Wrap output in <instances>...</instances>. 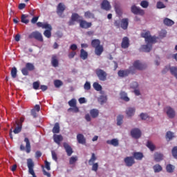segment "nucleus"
<instances>
[{
  "instance_id": "12",
  "label": "nucleus",
  "mask_w": 177,
  "mask_h": 177,
  "mask_svg": "<svg viewBox=\"0 0 177 177\" xmlns=\"http://www.w3.org/2000/svg\"><path fill=\"white\" fill-rule=\"evenodd\" d=\"M131 135L134 139H139L142 136V131L139 129H133L131 131Z\"/></svg>"
},
{
  "instance_id": "41",
  "label": "nucleus",
  "mask_w": 177,
  "mask_h": 177,
  "mask_svg": "<svg viewBox=\"0 0 177 177\" xmlns=\"http://www.w3.org/2000/svg\"><path fill=\"white\" fill-rule=\"evenodd\" d=\"M147 147L151 151H154L156 150V145L151 142V141H147Z\"/></svg>"
},
{
  "instance_id": "62",
  "label": "nucleus",
  "mask_w": 177,
  "mask_h": 177,
  "mask_svg": "<svg viewBox=\"0 0 177 177\" xmlns=\"http://www.w3.org/2000/svg\"><path fill=\"white\" fill-rule=\"evenodd\" d=\"M141 120H147V118H149V115H147V114L142 113L140 115Z\"/></svg>"
},
{
  "instance_id": "5",
  "label": "nucleus",
  "mask_w": 177,
  "mask_h": 177,
  "mask_svg": "<svg viewBox=\"0 0 177 177\" xmlns=\"http://www.w3.org/2000/svg\"><path fill=\"white\" fill-rule=\"evenodd\" d=\"M68 104L70 107L68 109V111H73V113H80V109L77 106V100L73 98L72 100H69Z\"/></svg>"
},
{
  "instance_id": "33",
  "label": "nucleus",
  "mask_w": 177,
  "mask_h": 177,
  "mask_svg": "<svg viewBox=\"0 0 177 177\" xmlns=\"http://www.w3.org/2000/svg\"><path fill=\"white\" fill-rule=\"evenodd\" d=\"M120 99L124 102H129V97H128V94L125 91H122L120 93Z\"/></svg>"
},
{
  "instance_id": "58",
  "label": "nucleus",
  "mask_w": 177,
  "mask_h": 177,
  "mask_svg": "<svg viewBox=\"0 0 177 177\" xmlns=\"http://www.w3.org/2000/svg\"><path fill=\"white\" fill-rule=\"evenodd\" d=\"M51 154L53 160H54V161L57 162V154H56V152H55V151H52Z\"/></svg>"
},
{
  "instance_id": "11",
  "label": "nucleus",
  "mask_w": 177,
  "mask_h": 177,
  "mask_svg": "<svg viewBox=\"0 0 177 177\" xmlns=\"http://www.w3.org/2000/svg\"><path fill=\"white\" fill-rule=\"evenodd\" d=\"M165 111L167 115L169 118H175V111L171 106H167L165 108Z\"/></svg>"
},
{
  "instance_id": "3",
  "label": "nucleus",
  "mask_w": 177,
  "mask_h": 177,
  "mask_svg": "<svg viewBox=\"0 0 177 177\" xmlns=\"http://www.w3.org/2000/svg\"><path fill=\"white\" fill-rule=\"evenodd\" d=\"M96 160H97V157H96L95 153H91V157L88 160V165H92V171H94V172H97V169H99V163H94Z\"/></svg>"
},
{
  "instance_id": "39",
  "label": "nucleus",
  "mask_w": 177,
  "mask_h": 177,
  "mask_svg": "<svg viewBox=\"0 0 177 177\" xmlns=\"http://www.w3.org/2000/svg\"><path fill=\"white\" fill-rule=\"evenodd\" d=\"M52 131L53 133H59V132H60V125L58 122L55 124Z\"/></svg>"
},
{
  "instance_id": "37",
  "label": "nucleus",
  "mask_w": 177,
  "mask_h": 177,
  "mask_svg": "<svg viewBox=\"0 0 177 177\" xmlns=\"http://www.w3.org/2000/svg\"><path fill=\"white\" fill-rule=\"evenodd\" d=\"M170 73L171 75H174L175 78L177 80V67L176 66H171L169 68Z\"/></svg>"
},
{
  "instance_id": "10",
  "label": "nucleus",
  "mask_w": 177,
  "mask_h": 177,
  "mask_svg": "<svg viewBox=\"0 0 177 177\" xmlns=\"http://www.w3.org/2000/svg\"><path fill=\"white\" fill-rule=\"evenodd\" d=\"M79 23L80 28L87 30V28H91L92 27V22H88L84 19L79 20Z\"/></svg>"
},
{
  "instance_id": "31",
  "label": "nucleus",
  "mask_w": 177,
  "mask_h": 177,
  "mask_svg": "<svg viewBox=\"0 0 177 177\" xmlns=\"http://www.w3.org/2000/svg\"><path fill=\"white\" fill-rule=\"evenodd\" d=\"M163 23L165 26H167L168 27H171V26H174V24H175V22H174L172 19H169V18H165L163 21Z\"/></svg>"
},
{
  "instance_id": "14",
  "label": "nucleus",
  "mask_w": 177,
  "mask_h": 177,
  "mask_svg": "<svg viewBox=\"0 0 177 177\" xmlns=\"http://www.w3.org/2000/svg\"><path fill=\"white\" fill-rule=\"evenodd\" d=\"M132 68H136V70H144V68H146V65L140 63V61L137 60L134 62L133 64Z\"/></svg>"
},
{
  "instance_id": "17",
  "label": "nucleus",
  "mask_w": 177,
  "mask_h": 177,
  "mask_svg": "<svg viewBox=\"0 0 177 177\" xmlns=\"http://www.w3.org/2000/svg\"><path fill=\"white\" fill-rule=\"evenodd\" d=\"M121 46L122 49H127L129 48V39L127 37H123Z\"/></svg>"
},
{
  "instance_id": "21",
  "label": "nucleus",
  "mask_w": 177,
  "mask_h": 177,
  "mask_svg": "<svg viewBox=\"0 0 177 177\" xmlns=\"http://www.w3.org/2000/svg\"><path fill=\"white\" fill-rule=\"evenodd\" d=\"M143 157H145V156L142 152H133V158L135 160H137L138 161H142V160L143 159Z\"/></svg>"
},
{
  "instance_id": "29",
  "label": "nucleus",
  "mask_w": 177,
  "mask_h": 177,
  "mask_svg": "<svg viewBox=\"0 0 177 177\" xmlns=\"http://www.w3.org/2000/svg\"><path fill=\"white\" fill-rule=\"evenodd\" d=\"M90 115L92 118H97L99 117V110L96 109H91L90 111Z\"/></svg>"
},
{
  "instance_id": "25",
  "label": "nucleus",
  "mask_w": 177,
  "mask_h": 177,
  "mask_svg": "<svg viewBox=\"0 0 177 177\" xmlns=\"http://www.w3.org/2000/svg\"><path fill=\"white\" fill-rule=\"evenodd\" d=\"M94 49H95V54L97 56H100L104 50V48H103V46L102 45L98 46V47H95Z\"/></svg>"
},
{
  "instance_id": "16",
  "label": "nucleus",
  "mask_w": 177,
  "mask_h": 177,
  "mask_svg": "<svg viewBox=\"0 0 177 177\" xmlns=\"http://www.w3.org/2000/svg\"><path fill=\"white\" fill-rule=\"evenodd\" d=\"M156 42H146L147 44L142 46V49L144 52H150L153 48V44Z\"/></svg>"
},
{
  "instance_id": "23",
  "label": "nucleus",
  "mask_w": 177,
  "mask_h": 177,
  "mask_svg": "<svg viewBox=\"0 0 177 177\" xmlns=\"http://www.w3.org/2000/svg\"><path fill=\"white\" fill-rule=\"evenodd\" d=\"M107 145H111V146H114V147H117L120 145L118 139L113 138L112 140H108L106 141Z\"/></svg>"
},
{
  "instance_id": "57",
  "label": "nucleus",
  "mask_w": 177,
  "mask_h": 177,
  "mask_svg": "<svg viewBox=\"0 0 177 177\" xmlns=\"http://www.w3.org/2000/svg\"><path fill=\"white\" fill-rule=\"evenodd\" d=\"M138 86H139V84H138L137 82H133L131 84V88H132V89H136L138 88Z\"/></svg>"
},
{
  "instance_id": "45",
  "label": "nucleus",
  "mask_w": 177,
  "mask_h": 177,
  "mask_svg": "<svg viewBox=\"0 0 177 177\" xmlns=\"http://www.w3.org/2000/svg\"><path fill=\"white\" fill-rule=\"evenodd\" d=\"M77 161H78V157H77V156H72L69 159V164L71 165H73V164H75V162H77Z\"/></svg>"
},
{
  "instance_id": "34",
  "label": "nucleus",
  "mask_w": 177,
  "mask_h": 177,
  "mask_svg": "<svg viewBox=\"0 0 177 177\" xmlns=\"http://www.w3.org/2000/svg\"><path fill=\"white\" fill-rule=\"evenodd\" d=\"M28 19V15L23 14L21 17V21L24 24H28L30 23V20Z\"/></svg>"
},
{
  "instance_id": "22",
  "label": "nucleus",
  "mask_w": 177,
  "mask_h": 177,
  "mask_svg": "<svg viewBox=\"0 0 177 177\" xmlns=\"http://www.w3.org/2000/svg\"><path fill=\"white\" fill-rule=\"evenodd\" d=\"M64 10H66V6L62 3H59L57 8V15H63V12H64Z\"/></svg>"
},
{
  "instance_id": "8",
  "label": "nucleus",
  "mask_w": 177,
  "mask_h": 177,
  "mask_svg": "<svg viewBox=\"0 0 177 177\" xmlns=\"http://www.w3.org/2000/svg\"><path fill=\"white\" fill-rule=\"evenodd\" d=\"M132 68H133V67H130L129 69H127V70L119 71L118 73V76L121 77L122 78H124V77H128V75H129L131 73L134 74L135 72L132 71Z\"/></svg>"
},
{
  "instance_id": "47",
  "label": "nucleus",
  "mask_w": 177,
  "mask_h": 177,
  "mask_svg": "<svg viewBox=\"0 0 177 177\" xmlns=\"http://www.w3.org/2000/svg\"><path fill=\"white\" fill-rule=\"evenodd\" d=\"M140 6H142V8H144V9H147V8H149V1L146 0L142 1L140 3Z\"/></svg>"
},
{
  "instance_id": "24",
  "label": "nucleus",
  "mask_w": 177,
  "mask_h": 177,
  "mask_svg": "<svg viewBox=\"0 0 177 177\" xmlns=\"http://www.w3.org/2000/svg\"><path fill=\"white\" fill-rule=\"evenodd\" d=\"M164 159V155L162 153L156 152L154 154V160L156 162H160V161H162Z\"/></svg>"
},
{
  "instance_id": "36",
  "label": "nucleus",
  "mask_w": 177,
  "mask_h": 177,
  "mask_svg": "<svg viewBox=\"0 0 177 177\" xmlns=\"http://www.w3.org/2000/svg\"><path fill=\"white\" fill-rule=\"evenodd\" d=\"M135 108H128L126 111V114L128 117H132L135 114Z\"/></svg>"
},
{
  "instance_id": "56",
  "label": "nucleus",
  "mask_w": 177,
  "mask_h": 177,
  "mask_svg": "<svg viewBox=\"0 0 177 177\" xmlns=\"http://www.w3.org/2000/svg\"><path fill=\"white\" fill-rule=\"evenodd\" d=\"M75 55H77V52L72 51L68 53V59H74V57H75Z\"/></svg>"
},
{
  "instance_id": "53",
  "label": "nucleus",
  "mask_w": 177,
  "mask_h": 177,
  "mask_svg": "<svg viewBox=\"0 0 177 177\" xmlns=\"http://www.w3.org/2000/svg\"><path fill=\"white\" fill-rule=\"evenodd\" d=\"M156 6L158 9H164V8H165V5H164V3L161 1H158L156 4Z\"/></svg>"
},
{
  "instance_id": "64",
  "label": "nucleus",
  "mask_w": 177,
  "mask_h": 177,
  "mask_svg": "<svg viewBox=\"0 0 177 177\" xmlns=\"http://www.w3.org/2000/svg\"><path fill=\"white\" fill-rule=\"evenodd\" d=\"M43 174L45 176L51 177L50 173L46 171L45 169H43Z\"/></svg>"
},
{
  "instance_id": "59",
  "label": "nucleus",
  "mask_w": 177,
  "mask_h": 177,
  "mask_svg": "<svg viewBox=\"0 0 177 177\" xmlns=\"http://www.w3.org/2000/svg\"><path fill=\"white\" fill-rule=\"evenodd\" d=\"M45 167L47 169V171H50V163L48 162V160L44 161Z\"/></svg>"
},
{
  "instance_id": "13",
  "label": "nucleus",
  "mask_w": 177,
  "mask_h": 177,
  "mask_svg": "<svg viewBox=\"0 0 177 177\" xmlns=\"http://www.w3.org/2000/svg\"><path fill=\"white\" fill-rule=\"evenodd\" d=\"M124 162L127 167H132L135 164V159L133 156H127L124 159Z\"/></svg>"
},
{
  "instance_id": "50",
  "label": "nucleus",
  "mask_w": 177,
  "mask_h": 177,
  "mask_svg": "<svg viewBox=\"0 0 177 177\" xmlns=\"http://www.w3.org/2000/svg\"><path fill=\"white\" fill-rule=\"evenodd\" d=\"M167 37V30H161L159 32V38H165Z\"/></svg>"
},
{
  "instance_id": "6",
  "label": "nucleus",
  "mask_w": 177,
  "mask_h": 177,
  "mask_svg": "<svg viewBox=\"0 0 177 177\" xmlns=\"http://www.w3.org/2000/svg\"><path fill=\"white\" fill-rule=\"evenodd\" d=\"M95 74L100 81H106V80H107V73H106L103 69H96Z\"/></svg>"
},
{
  "instance_id": "15",
  "label": "nucleus",
  "mask_w": 177,
  "mask_h": 177,
  "mask_svg": "<svg viewBox=\"0 0 177 177\" xmlns=\"http://www.w3.org/2000/svg\"><path fill=\"white\" fill-rule=\"evenodd\" d=\"M101 9H103V10H106V12H109L111 9V5H110V2L107 0H103L101 3Z\"/></svg>"
},
{
  "instance_id": "46",
  "label": "nucleus",
  "mask_w": 177,
  "mask_h": 177,
  "mask_svg": "<svg viewBox=\"0 0 177 177\" xmlns=\"http://www.w3.org/2000/svg\"><path fill=\"white\" fill-rule=\"evenodd\" d=\"M123 120H124V115H119L117 118V125H122Z\"/></svg>"
},
{
  "instance_id": "61",
  "label": "nucleus",
  "mask_w": 177,
  "mask_h": 177,
  "mask_svg": "<svg viewBox=\"0 0 177 177\" xmlns=\"http://www.w3.org/2000/svg\"><path fill=\"white\" fill-rule=\"evenodd\" d=\"M71 50H73V52H75L76 49H78V46L77 44H71L70 46Z\"/></svg>"
},
{
  "instance_id": "63",
  "label": "nucleus",
  "mask_w": 177,
  "mask_h": 177,
  "mask_svg": "<svg viewBox=\"0 0 177 177\" xmlns=\"http://www.w3.org/2000/svg\"><path fill=\"white\" fill-rule=\"evenodd\" d=\"M38 19H39V17H34L32 19H31V24H35V23H37L38 21Z\"/></svg>"
},
{
  "instance_id": "28",
  "label": "nucleus",
  "mask_w": 177,
  "mask_h": 177,
  "mask_svg": "<svg viewBox=\"0 0 177 177\" xmlns=\"http://www.w3.org/2000/svg\"><path fill=\"white\" fill-rule=\"evenodd\" d=\"M24 142L26 143V153L28 154L31 151V144L30 143V140L28 138H25Z\"/></svg>"
},
{
  "instance_id": "42",
  "label": "nucleus",
  "mask_w": 177,
  "mask_h": 177,
  "mask_svg": "<svg viewBox=\"0 0 177 177\" xmlns=\"http://www.w3.org/2000/svg\"><path fill=\"white\" fill-rule=\"evenodd\" d=\"M153 169L155 173L161 172V171H162V167H161V165L159 164L155 165L153 167Z\"/></svg>"
},
{
  "instance_id": "44",
  "label": "nucleus",
  "mask_w": 177,
  "mask_h": 177,
  "mask_svg": "<svg viewBox=\"0 0 177 177\" xmlns=\"http://www.w3.org/2000/svg\"><path fill=\"white\" fill-rule=\"evenodd\" d=\"M93 86L94 89L95 91H97V92L102 91V86L97 82H94L93 84Z\"/></svg>"
},
{
  "instance_id": "30",
  "label": "nucleus",
  "mask_w": 177,
  "mask_h": 177,
  "mask_svg": "<svg viewBox=\"0 0 177 177\" xmlns=\"http://www.w3.org/2000/svg\"><path fill=\"white\" fill-rule=\"evenodd\" d=\"M100 40L99 39H95L91 41V46L94 48L100 46Z\"/></svg>"
},
{
  "instance_id": "49",
  "label": "nucleus",
  "mask_w": 177,
  "mask_h": 177,
  "mask_svg": "<svg viewBox=\"0 0 177 177\" xmlns=\"http://www.w3.org/2000/svg\"><path fill=\"white\" fill-rule=\"evenodd\" d=\"M54 85L55 86V88H60V86H62V85H63V82H62V80H55L54 82Z\"/></svg>"
},
{
  "instance_id": "52",
  "label": "nucleus",
  "mask_w": 177,
  "mask_h": 177,
  "mask_svg": "<svg viewBox=\"0 0 177 177\" xmlns=\"http://www.w3.org/2000/svg\"><path fill=\"white\" fill-rule=\"evenodd\" d=\"M174 138V133L171 131H167L166 134V138L169 139V140H171Z\"/></svg>"
},
{
  "instance_id": "26",
  "label": "nucleus",
  "mask_w": 177,
  "mask_h": 177,
  "mask_svg": "<svg viewBox=\"0 0 177 177\" xmlns=\"http://www.w3.org/2000/svg\"><path fill=\"white\" fill-rule=\"evenodd\" d=\"M129 22L128 21V18H124L121 20V27L123 30H127L128 28V26Z\"/></svg>"
},
{
  "instance_id": "2",
  "label": "nucleus",
  "mask_w": 177,
  "mask_h": 177,
  "mask_svg": "<svg viewBox=\"0 0 177 177\" xmlns=\"http://www.w3.org/2000/svg\"><path fill=\"white\" fill-rule=\"evenodd\" d=\"M142 38H145V42H157L158 37L156 36H151L150 35V31H146L141 33Z\"/></svg>"
},
{
  "instance_id": "54",
  "label": "nucleus",
  "mask_w": 177,
  "mask_h": 177,
  "mask_svg": "<svg viewBox=\"0 0 177 177\" xmlns=\"http://www.w3.org/2000/svg\"><path fill=\"white\" fill-rule=\"evenodd\" d=\"M84 88L85 91L91 90V83L89 82H86V83L84 85Z\"/></svg>"
},
{
  "instance_id": "40",
  "label": "nucleus",
  "mask_w": 177,
  "mask_h": 177,
  "mask_svg": "<svg viewBox=\"0 0 177 177\" xmlns=\"http://www.w3.org/2000/svg\"><path fill=\"white\" fill-rule=\"evenodd\" d=\"M174 170H175V166L171 164H169L166 166V171L169 174H172V172H174Z\"/></svg>"
},
{
  "instance_id": "32",
  "label": "nucleus",
  "mask_w": 177,
  "mask_h": 177,
  "mask_svg": "<svg viewBox=\"0 0 177 177\" xmlns=\"http://www.w3.org/2000/svg\"><path fill=\"white\" fill-rule=\"evenodd\" d=\"M80 57L83 60H86V59H88V52L85 51L84 48L80 50Z\"/></svg>"
},
{
  "instance_id": "20",
  "label": "nucleus",
  "mask_w": 177,
  "mask_h": 177,
  "mask_svg": "<svg viewBox=\"0 0 177 177\" xmlns=\"http://www.w3.org/2000/svg\"><path fill=\"white\" fill-rule=\"evenodd\" d=\"M51 64L53 67H59V59H57V55H52Z\"/></svg>"
},
{
  "instance_id": "35",
  "label": "nucleus",
  "mask_w": 177,
  "mask_h": 177,
  "mask_svg": "<svg viewBox=\"0 0 177 177\" xmlns=\"http://www.w3.org/2000/svg\"><path fill=\"white\" fill-rule=\"evenodd\" d=\"M84 17L86 19H95V14L91 11H86L84 12Z\"/></svg>"
},
{
  "instance_id": "4",
  "label": "nucleus",
  "mask_w": 177,
  "mask_h": 177,
  "mask_svg": "<svg viewBox=\"0 0 177 177\" xmlns=\"http://www.w3.org/2000/svg\"><path fill=\"white\" fill-rule=\"evenodd\" d=\"M34 70H35V66L34 64L28 62L26 64L25 67L21 69V73L23 75L27 76L29 74L28 71H34Z\"/></svg>"
},
{
  "instance_id": "38",
  "label": "nucleus",
  "mask_w": 177,
  "mask_h": 177,
  "mask_svg": "<svg viewBox=\"0 0 177 177\" xmlns=\"http://www.w3.org/2000/svg\"><path fill=\"white\" fill-rule=\"evenodd\" d=\"M115 11L118 15H122V10H121V6L118 3H115L114 6Z\"/></svg>"
},
{
  "instance_id": "27",
  "label": "nucleus",
  "mask_w": 177,
  "mask_h": 177,
  "mask_svg": "<svg viewBox=\"0 0 177 177\" xmlns=\"http://www.w3.org/2000/svg\"><path fill=\"white\" fill-rule=\"evenodd\" d=\"M53 139L57 145H60V142L63 141V136L62 135L54 134Z\"/></svg>"
},
{
  "instance_id": "55",
  "label": "nucleus",
  "mask_w": 177,
  "mask_h": 177,
  "mask_svg": "<svg viewBox=\"0 0 177 177\" xmlns=\"http://www.w3.org/2000/svg\"><path fill=\"white\" fill-rule=\"evenodd\" d=\"M171 153L173 157L175 158H177V147H174L173 149L171 150Z\"/></svg>"
},
{
  "instance_id": "19",
  "label": "nucleus",
  "mask_w": 177,
  "mask_h": 177,
  "mask_svg": "<svg viewBox=\"0 0 177 177\" xmlns=\"http://www.w3.org/2000/svg\"><path fill=\"white\" fill-rule=\"evenodd\" d=\"M64 147L66 150V154L68 157L73 154V148L67 142H64Z\"/></svg>"
},
{
  "instance_id": "9",
  "label": "nucleus",
  "mask_w": 177,
  "mask_h": 177,
  "mask_svg": "<svg viewBox=\"0 0 177 177\" xmlns=\"http://www.w3.org/2000/svg\"><path fill=\"white\" fill-rule=\"evenodd\" d=\"M131 13L133 15H139L140 16H143L145 15V10L140 9V8L133 5L131 8Z\"/></svg>"
},
{
  "instance_id": "18",
  "label": "nucleus",
  "mask_w": 177,
  "mask_h": 177,
  "mask_svg": "<svg viewBox=\"0 0 177 177\" xmlns=\"http://www.w3.org/2000/svg\"><path fill=\"white\" fill-rule=\"evenodd\" d=\"M77 140L80 145H86V138H85L84 135L82 133H78L77 135Z\"/></svg>"
},
{
  "instance_id": "51",
  "label": "nucleus",
  "mask_w": 177,
  "mask_h": 177,
  "mask_svg": "<svg viewBox=\"0 0 177 177\" xmlns=\"http://www.w3.org/2000/svg\"><path fill=\"white\" fill-rule=\"evenodd\" d=\"M22 128L23 127H21V124L18 125V127H15V129L13 130L14 133L15 134L20 133V132H21Z\"/></svg>"
},
{
  "instance_id": "60",
  "label": "nucleus",
  "mask_w": 177,
  "mask_h": 177,
  "mask_svg": "<svg viewBox=\"0 0 177 177\" xmlns=\"http://www.w3.org/2000/svg\"><path fill=\"white\" fill-rule=\"evenodd\" d=\"M33 89H35L36 91L39 89V82H33Z\"/></svg>"
},
{
  "instance_id": "1",
  "label": "nucleus",
  "mask_w": 177,
  "mask_h": 177,
  "mask_svg": "<svg viewBox=\"0 0 177 177\" xmlns=\"http://www.w3.org/2000/svg\"><path fill=\"white\" fill-rule=\"evenodd\" d=\"M37 27H41V28H45L46 30L44 32V35L46 38H50L52 37V26L50 24L42 22H37Z\"/></svg>"
},
{
  "instance_id": "48",
  "label": "nucleus",
  "mask_w": 177,
  "mask_h": 177,
  "mask_svg": "<svg viewBox=\"0 0 177 177\" xmlns=\"http://www.w3.org/2000/svg\"><path fill=\"white\" fill-rule=\"evenodd\" d=\"M80 17L78 14L77 13H75V14H73L72 16H71V19L72 20H73L74 21H77L78 23H80Z\"/></svg>"
},
{
  "instance_id": "43",
  "label": "nucleus",
  "mask_w": 177,
  "mask_h": 177,
  "mask_svg": "<svg viewBox=\"0 0 177 177\" xmlns=\"http://www.w3.org/2000/svg\"><path fill=\"white\" fill-rule=\"evenodd\" d=\"M11 77L12 78H16L17 77V68L15 66L11 69Z\"/></svg>"
},
{
  "instance_id": "7",
  "label": "nucleus",
  "mask_w": 177,
  "mask_h": 177,
  "mask_svg": "<svg viewBox=\"0 0 177 177\" xmlns=\"http://www.w3.org/2000/svg\"><path fill=\"white\" fill-rule=\"evenodd\" d=\"M28 38L30 39L35 38V39L39 41V42H44V37H42V34H41V32L39 31L32 32L28 35Z\"/></svg>"
}]
</instances>
